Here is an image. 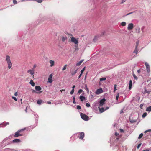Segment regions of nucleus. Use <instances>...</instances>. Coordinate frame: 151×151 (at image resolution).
<instances>
[{
	"label": "nucleus",
	"mask_w": 151,
	"mask_h": 151,
	"mask_svg": "<svg viewBox=\"0 0 151 151\" xmlns=\"http://www.w3.org/2000/svg\"><path fill=\"white\" fill-rule=\"evenodd\" d=\"M12 98L14 100H15V101H17V98L13 96L12 97Z\"/></svg>",
	"instance_id": "49"
},
{
	"label": "nucleus",
	"mask_w": 151,
	"mask_h": 151,
	"mask_svg": "<svg viewBox=\"0 0 151 151\" xmlns=\"http://www.w3.org/2000/svg\"><path fill=\"white\" fill-rule=\"evenodd\" d=\"M36 1L39 3H41L42 1V0H37Z\"/></svg>",
	"instance_id": "47"
},
{
	"label": "nucleus",
	"mask_w": 151,
	"mask_h": 151,
	"mask_svg": "<svg viewBox=\"0 0 151 151\" xmlns=\"http://www.w3.org/2000/svg\"><path fill=\"white\" fill-rule=\"evenodd\" d=\"M147 113L146 112H145L143 114L142 117L143 118H145L147 116Z\"/></svg>",
	"instance_id": "30"
},
{
	"label": "nucleus",
	"mask_w": 151,
	"mask_h": 151,
	"mask_svg": "<svg viewBox=\"0 0 151 151\" xmlns=\"http://www.w3.org/2000/svg\"><path fill=\"white\" fill-rule=\"evenodd\" d=\"M49 63L50 64V66L52 67L54 65V61L52 60H50L49 61Z\"/></svg>",
	"instance_id": "15"
},
{
	"label": "nucleus",
	"mask_w": 151,
	"mask_h": 151,
	"mask_svg": "<svg viewBox=\"0 0 151 151\" xmlns=\"http://www.w3.org/2000/svg\"><path fill=\"white\" fill-rule=\"evenodd\" d=\"M34 115L35 116V120L36 121L38 119V116L37 114H34Z\"/></svg>",
	"instance_id": "36"
},
{
	"label": "nucleus",
	"mask_w": 151,
	"mask_h": 151,
	"mask_svg": "<svg viewBox=\"0 0 151 151\" xmlns=\"http://www.w3.org/2000/svg\"><path fill=\"white\" fill-rule=\"evenodd\" d=\"M85 70V67H84L83 69L81 70V73L83 74V71H84Z\"/></svg>",
	"instance_id": "45"
},
{
	"label": "nucleus",
	"mask_w": 151,
	"mask_h": 151,
	"mask_svg": "<svg viewBox=\"0 0 151 151\" xmlns=\"http://www.w3.org/2000/svg\"><path fill=\"white\" fill-rule=\"evenodd\" d=\"M74 89H72V90H71V91L70 92V94L71 95H72L74 92Z\"/></svg>",
	"instance_id": "41"
},
{
	"label": "nucleus",
	"mask_w": 151,
	"mask_h": 151,
	"mask_svg": "<svg viewBox=\"0 0 151 151\" xmlns=\"http://www.w3.org/2000/svg\"><path fill=\"white\" fill-rule=\"evenodd\" d=\"M143 133H141L140 134V135H139V136L138 137V138L139 139H140L143 136Z\"/></svg>",
	"instance_id": "32"
},
{
	"label": "nucleus",
	"mask_w": 151,
	"mask_h": 151,
	"mask_svg": "<svg viewBox=\"0 0 151 151\" xmlns=\"http://www.w3.org/2000/svg\"><path fill=\"white\" fill-rule=\"evenodd\" d=\"M139 41H137L136 42V44H139Z\"/></svg>",
	"instance_id": "63"
},
{
	"label": "nucleus",
	"mask_w": 151,
	"mask_h": 151,
	"mask_svg": "<svg viewBox=\"0 0 151 151\" xmlns=\"http://www.w3.org/2000/svg\"><path fill=\"white\" fill-rule=\"evenodd\" d=\"M71 41L75 44V47H78V42L77 39L74 37H72L71 38Z\"/></svg>",
	"instance_id": "3"
},
{
	"label": "nucleus",
	"mask_w": 151,
	"mask_h": 151,
	"mask_svg": "<svg viewBox=\"0 0 151 151\" xmlns=\"http://www.w3.org/2000/svg\"><path fill=\"white\" fill-rule=\"evenodd\" d=\"M80 136H78V137L80 139H83L84 136V133L83 132H81L79 134Z\"/></svg>",
	"instance_id": "10"
},
{
	"label": "nucleus",
	"mask_w": 151,
	"mask_h": 151,
	"mask_svg": "<svg viewBox=\"0 0 151 151\" xmlns=\"http://www.w3.org/2000/svg\"><path fill=\"white\" fill-rule=\"evenodd\" d=\"M134 27V25L132 23H129L127 29L128 30H132Z\"/></svg>",
	"instance_id": "8"
},
{
	"label": "nucleus",
	"mask_w": 151,
	"mask_h": 151,
	"mask_svg": "<svg viewBox=\"0 0 151 151\" xmlns=\"http://www.w3.org/2000/svg\"><path fill=\"white\" fill-rule=\"evenodd\" d=\"M85 88L86 90V91H87V92H89V89H88V88L87 87V86L86 85H85Z\"/></svg>",
	"instance_id": "33"
},
{
	"label": "nucleus",
	"mask_w": 151,
	"mask_h": 151,
	"mask_svg": "<svg viewBox=\"0 0 151 151\" xmlns=\"http://www.w3.org/2000/svg\"><path fill=\"white\" fill-rule=\"evenodd\" d=\"M150 92H151L150 91L147 90L146 88H145L144 93L145 94V93H147L148 94H150Z\"/></svg>",
	"instance_id": "23"
},
{
	"label": "nucleus",
	"mask_w": 151,
	"mask_h": 151,
	"mask_svg": "<svg viewBox=\"0 0 151 151\" xmlns=\"http://www.w3.org/2000/svg\"><path fill=\"white\" fill-rule=\"evenodd\" d=\"M141 145V143H140V144H139L137 146V148L138 149H139V148L140 147Z\"/></svg>",
	"instance_id": "48"
},
{
	"label": "nucleus",
	"mask_w": 151,
	"mask_h": 151,
	"mask_svg": "<svg viewBox=\"0 0 151 151\" xmlns=\"http://www.w3.org/2000/svg\"><path fill=\"white\" fill-rule=\"evenodd\" d=\"M138 45H139L138 44H136V46H135V48H137Z\"/></svg>",
	"instance_id": "61"
},
{
	"label": "nucleus",
	"mask_w": 151,
	"mask_h": 151,
	"mask_svg": "<svg viewBox=\"0 0 151 151\" xmlns=\"http://www.w3.org/2000/svg\"><path fill=\"white\" fill-rule=\"evenodd\" d=\"M98 36H96L93 39V41L95 42L98 39Z\"/></svg>",
	"instance_id": "38"
},
{
	"label": "nucleus",
	"mask_w": 151,
	"mask_h": 151,
	"mask_svg": "<svg viewBox=\"0 0 151 151\" xmlns=\"http://www.w3.org/2000/svg\"><path fill=\"white\" fill-rule=\"evenodd\" d=\"M10 138V136L9 137H6V138H5L2 141V143H4L5 141H6L7 140H8V139H9Z\"/></svg>",
	"instance_id": "25"
},
{
	"label": "nucleus",
	"mask_w": 151,
	"mask_h": 151,
	"mask_svg": "<svg viewBox=\"0 0 151 151\" xmlns=\"http://www.w3.org/2000/svg\"><path fill=\"white\" fill-rule=\"evenodd\" d=\"M90 96H91V98H93L94 97L93 95L92 94H91V93H90Z\"/></svg>",
	"instance_id": "57"
},
{
	"label": "nucleus",
	"mask_w": 151,
	"mask_h": 151,
	"mask_svg": "<svg viewBox=\"0 0 151 151\" xmlns=\"http://www.w3.org/2000/svg\"><path fill=\"white\" fill-rule=\"evenodd\" d=\"M75 87V85L73 86L72 87V89H74V88Z\"/></svg>",
	"instance_id": "64"
},
{
	"label": "nucleus",
	"mask_w": 151,
	"mask_h": 151,
	"mask_svg": "<svg viewBox=\"0 0 151 151\" xmlns=\"http://www.w3.org/2000/svg\"><path fill=\"white\" fill-rule=\"evenodd\" d=\"M138 50L137 48H135V50L133 51V53L137 54L138 53Z\"/></svg>",
	"instance_id": "27"
},
{
	"label": "nucleus",
	"mask_w": 151,
	"mask_h": 151,
	"mask_svg": "<svg viewBox=\"0 0 151 151\" xmlns=\"http://www.w3.org/2000/svg\"><path fill=\"white\" fill-rule=\"evenodd\" d=\"M143 106V104H141L140 105V107L141 108H142V106Z\"/></svg>",
	"instance_id": "51"
},
{
	"label": "nucleus",
	"mask_w": 151,
	"mask_h": 151,
	"mask_svg": "<svg viewBox=\"0 0 151 151\" xmlns=\"http://www.w3.org/2000/svg\"><path fill=\"white\" fill-rule=\"evenodd\" d=\"M145 65L146 67V70L148 73H149L150 71V66L149 64L146 62L145 63Z\"/></svg>",
	"instance_id": "7"
},
{
	"label": "nucleus",
	"mask_w": 151,
	"mask_h": 151,
	"mask_svg": "<svg viewBox=\"0 0 151 151\" xmlns=\"http://www.w3.org/2000/svg\"><path fill=\"white\" fill-rule=\"evenodd\" d=\"M93 105L94 106L93 107V109H95L96 108H97L96 107V103H93Z\"/></svg>",
	"instance_id": "46"
},
{
	"label": "nucleus",
	"mask_w": 151,
	"mask_h": 151,
	"mask_svg": "<svg viewBox=\"0 0 151 151\" xmlns=\"http://www.w3.org/2000/svg\"><path fill=\"white\" fill-rule=\"evenodd\" d=\"M9 123L8 122H6L5 123H3L0 124V127H4L8 125H9Z\"/></svg>",
	"instance_id": "12"
},
{
	"label": "nucleus",
	"mask_w": 151,
	"mask_h": 151,
	"mask_svg": "<svg viewBox=\"0 0 151 151\" xmlns=\"http://www.w3.org/2000/svg\"><path fill=\"white\" fill-rule=\"evenodd\" d=\"M79 99L81 101H83L85 99V98L83 96L81 95L79 97Z\"/></svg>",
	"instance_id": "19"
},
{
	"label": "nucleus",
	"mask_w": 151,
	"mask_h": 151,
	"mask_svg": "<svg viewBox=\"0 0 151 151\" xmlns=\"http://www.w3.org/2000/svg\"><path fill=\"white\" fill-rule=\"evenodd\" d=\"M47 103L48 104H51V101H47Z\"/></svg>",
	"instance_id": "56"
},
{
	"label": "nucleus",
	"mask_w": 151,
	"mask_h": 151,
	"mask_svg": "<svg viewBox=\"0 0 151 151\" xmlns=\"http://www.w3.org/2000/svg\"><path fill=\"white\" fill-rule=\"evenodd\" d=\"M72 97H73V101H74V100H75V96H72Z\"/></svg>",
	"instance_id": "54"
},
{
	"label": "nucleus",
	"mask_w": 151,
	"mask_h": 151,
	"mask_svg": "<svg viewBox=\"0 0 151 151\" xmlns=\"http://www.w3.org/2000/svg\"><path fill=\"white\" fill-rule=\"evenodd\" d=\"M67 39V37L66 36H63L62 37L61 40L63 42H64Z\"/></svg>",
	"instance_id": "18"
},
{
	"label": "nucleus",
	"mask_w": 151,
	"mask_h": 151,
	"mask_svg": "<svg viewBox=\"0 0 151 151\" xmlns=\"http://www.w3.org/2000/svg\"><path fill=\"white\" fill-rule=\"evenodd\" d=\"M76 108L77 109L79 110L80 109H81V107L80 105H77L76 106Z\"/></svg>",
	"instance_id": "39"
},
{
	"label": "nucleus",
	"mask_w": 151,
	"mask_h": 151,
	"mask_svg": "<svg viewBox=\"0 0 151 151\" xmlns=\"http://www.w3.org/2000/svg\"><path fill=\"white\" fill-rule=\"evenodd\" d=\"M20 141H21L19 139H16L11 141V143L12 142L14 143H18L20 142Z\"/></svg>",
	"instance_id": "13"
},
{
	"label": "nucleus",
	"mask_w": 151,
	"mask_h": 151,
	"mask_svg": "<svg viewBox=\"0 0 151 151\" xmlns=\"http://www.w3.org/2000/svg\"><path fill=\"white\" fill-rule=\"evenodd\" d=\"M14 95L17 96V92H16L14 93Z\"/></svg>",
	"instance_id": "60"
},
{
	"label": "nucleus",
	"mask_w": 151,
	"mask_h": 151,
	"mask_svg": "<svg viewBox=\"0 0 151 151\" xmlns=\"http://www.w3.org/2000/svg\"><path fill=\"white\" fill-rule=\"evenodd\" d=\"M83 91L82 89H80L79 90L78 93L80 94L83 92Z\"/></svg>",
	"instance_id": "44"
},
{
	"label": "nucleus",
	"mask_w": 151,
	"mask_h": 151,
	"mask_svg": "<svg viewBox=\"0 0 151 151\" xmlns=\"http://www.w3.org/2000/svg\"><path fill=\"white\" fill-rule=\"evenodd\" d=\"M115 134L116 136H117V135H119V133H117V132H115Z\"/></svg>",
	"instance_id": "58"
},
{
	"label": "nucleus",
	"mask_w": 151,
	"mask_h": 151,
	"mask_svg": "<svg viewBox=\"0 0 151 151\" xmlns=\"http://www.w3.org/2000/svg\"><path fill=\"white\" fill-rule=\"evenodd\" d=\"M80 115L81 118L85 121H87L89 119L88 116L83 113H81Z\"/></svg>",
	"instance_id": "2"
},
{
	"label": "nucleus",
	"mask_w": 151,
	"mask_h": 151,
	"mask_svg": "<svg viewBox=\"0 0 151 151\" xmlns=\"http://www.w3.org/2000/svg\"><path fill=\"white\" fill-rule=\"evenodd\" d=\"M67 66V65H65L64 66V67L63 68H62V71H64L66 69Z\"/></svg>",
	"instance_id": "37"
},
{
	"label": "nucleus",
	"mask_w": 151,
	"mask_h": 151,
	"mask_svg": "<svg viewBox=\"0 0 151 151\" xmlns=\"http://www.w3.org/2000/svg\"><path fill=\"white\" fill-rule=\"evenodd\" d=\"M13 2L14 4H17V2L16 0H13Z\"/></svg>",
	"instance_id": "50"
},
{
	"label": "nucleus",
	"mask_w": 151,
	"mask_h": 151,
	"mask_svg": "<svg viewBox=\"0 0 151 151\" xmlns=\"http://www.w3.org/2000/svg\"><path fill=\"white\" fill-rule=\"evenodd\" d=\"M35 88L37 91H39V93H41L42 92V91H41L42 88L40 86H35Z\"/></svg>",
	"instance_id": "6"
},
{
	"label": "nucleus",
	"mask_w": 151,
	"mask_h": 151,
	"mask_svg": "<svg viewBox=\"0 0 151 151\" xmlns=\"http://www.w3.org/2000/svg\"><path fill=\"white\" fill-rule=\"evenodd\" d=\"M52 74H51L49 75L48 78V82L51 83L52 82Z\"/></svg>",
	"instance_id": "11"
},
{
	"label": "nucleus",
	"mask_w": 151,
	"mask_h": 151,
	"mask_svg": "<svg viewBox=\"0 0 151 151\" xmlns=\"http://www.w3.org/2000/svg\"><path fill=\"white\" fill-rule=\"evenodd\" d=\"M25 129V128L22 129H21L18 130L15 133V134L14 135V137H17L19 136H22V134H21L20 133V132L24 130Z\"/></svg>",
	"instance_id": "4"
},
{
	"label": "nucleus",
	"mask_w": 151,
	"mask_h": 151,
	"mask_svg": "<svg viewBox=\"0 0 151 151\" xmlns=\"http://www.w3.org/2000/svg\"><path fill=\"white\" fill-rule=\"evenodd\" d=\"M27 72L29 73L32 75H33L34 74V71L32 70H28Z\"/></svg>",
	"instance_id": "21"
},
{
	"label": "nucleus",
	"mask_w": 151,
	"mask_h": 151,
	"mask_svg": "<svg viewBox=\"0 0 151 151\" xmlns=\"http://www.w3.org/2000/svg\"><path fill=\"white\" fill-rule=\"evenodd\" d=\"M129 121L131 123H134L136 122L137 121L136 120H133L132 119H129Z\"/></svg>",
	"instance_id": "28"
},
{
	"label": "nucleus",
	"mask_w": 151,
	"mask_h": 151,
	"mask_svg": "<svg viewBox=\"0 0 151 151\" xmlns=\"http://www.w3.org/2000/svg\"><path fill=\"white\" fill-rule=\"evenodd\" d=\"M84 60L83 59H82L80 60L76 64V65L77 66H79L82 63Z\"/></svg>",
	"instance_id": "20"
},
{
	"label": "nucleus",
	"mask_w": 151,
	"mask_h": 151,
	"mask_svg": "<svg viewBox=\"0 0 151 151\" xmlns=\"http://www.w3.org/2000/svg\"><path fill=\"white\" fill-rule=\"evenodd\" d=\"M82 73H81V74L79 75L78 76V78H80L81 76H82Z\"/></svg>",
	"instance_id": "55"
},
{
	"label": "nucleus",
	"mask_w": 151,
	"mask_h": 151,
	"mask_svg": "<svg viewBox=\"0 0 151 151\" xmlns=\"http://www.w3.org/2000/svg\"><path fill=\"white\" fill-rule=\"evenodd\" d=\"M136 32L137 33H139L141 32L140 29L139 27H137L135 28Z\"/></svg>",
	"instance_id": "16"
},
{
	"label": "nucleus",
	"mask_w": 151,
	"mask_h": 151,
	"mask_svg": "<svg viewBox=\"0 0 151 151\" xmlns=\"http://www.w3.org/2000/svg\"><path fill=\"white\" fill-rule=\"evenodd\" d=\"M132 85V81L131 80H130L129 81V90H130L131 89Z\"/></svg>",
	"instance_id": "17"
},
{
	"label": "nucleus",
	"mask_w": 151,
	"mask_h": 151,
	"mask_svg": "<svg viewBox=\"0 0 151 151\" xmlns=\"http://www.w3.org/2000/svg\"><path fill=\"white\" fill-rule=\"evenodd\" d=\"M133 77L134 78V79L136 80H137L138 79V78L136 76V75L134 74H133Z\"/></svg>",
	"instance_id": "35"
},
{
	"label": "nucleus",
	"mask_w": 151,
	"mask_h": 151,
	"mask_svg": "<svg viewBox=\"0 0 151 151\" xmlns=\"http://www.w3.org/2000/svg\"><path fill=\"white\" fill-rule=\"evenodd\" d=\"M103 92V90L101 88L98 89L96 90L95 93L97 95H99Z\"/></svg>",
	"instance_id": "9"
},
{
	"label": "nucleus",
	"mask_w": 151,
	"mask_h": 151,
	"mask_svg": "<svg viewBox=\"0 0 151 151\" xmlns=\"http://www.w3.org/2000/svg\"><path fill=\"white\" fill-rule=\"evenodd\" d=\"M137 72L139 74V73H140V72H141L140 70V69L138 70H137Z\"/></svg>",
	"instance_id": "53"
},
{
	"label": "nucleus",
	"mask_w": 151,
	"mask_h": 151,
	"mask_svg": "<svg viewBox=\"0 0 151 151\" xmlns=\"http://www.w3.org/2000/svg\"><path fill=\"white\" fill-rule=\"evenodd\" d=\"M121 24L122 26H125L126 25V23L125 22H123L121 23Z\"/></svg>",
	"instance_id": "34"
},
{
	"label": "nucleus",
	"mask_w": 151,
	"mask_h": 151,
	"mask_svg": "<svg viewBox=\"0 0 151 151\" xmlns=\"http://www.w3.org/2000/svg\"><path fill=\"white\" fill-rule=\"evenodd\" d=\"M120 131L121 132H124V130H123V129H120Z\"/></svg>",
	"instance_id": "59"
},
{
	"label": "nucleus",
	"mask_w": 151,
	"mask_h": 151,
	"mask_svg": "<svg viewBox=\"0 0 151 151\" xmlns=\"http://www.w3.org/2000/svg\"><path fill=\"white\" fill-rule=\"evenodd\" d=\"M119 96V93H118L117 95L116 96V101H117L118 100Z\"/></svg>",
	"instance_id": "42"
},
{
	"label": "nucleus",
	"mask_w": 151,
	"mask_h": 151,
	"mask_svg": "<svg viewBox=\"0 0 151 151\" xmlns=\"http://www.w3.org/2000/svg\"><path fill=\"white\" fill-rule=\"evenodd\" d=\"M106 79V78L105 77H102L100 79V81H103L105 80Z\"/></svg>",
	"instance_id": "31"
},
{
	"label": "nucleus",
	"mask_w": 151,
	"mask_h": 151,
	"mask_svg": "<svg viewBox=\"0 0 151 151\" xmlns=\"http://www.w3.org/2000/svg\"><path fill=\"white\" fill-rule=\"evenodd\" d=\"M43 102V101L41 100H38L37 101V103L39 105L41 104Z\"/></svg>",
	"instance_id": "26"
},
{
	"label": "nucleus",
	"mask_w": 151,
	"mask_h": 151,
	"mask_svg": "<svg viewBox=\"0 0 151 151\" xmlns=\"http://www.w3.org/2000/svg\"><path fill=\"white\" fill-rule=\"evenodd\" d=\"M146 111L150 112L151 111V106L147 107L146 110Z\"/></svg>",
	"instance_id": "24"
},
{
	"label": "nucleus",
	"mask_w": 151,
	"mask_h": 151,
	"mask_svg": "<svg viewBox=\"0 0 151 151\" xmlns=\"http://www.w3.org/2000/svg\"><path fill=\"white\" fill-rule=\"evenodd\" d=\"M6 60L8 65L9 69H10L12 67V63L11 61L10 56L9 55H7L6 56Z\"/></svg>",
	"instance_id": "1"
},
{
	"label": "nucleus",
	"mask_w": 151,
	"mask_h": 151,
	"mask_svg": "<svg viewBox=\"0 0 151 151\" xmlns=\"http://www.w3.org/2000/svg\"><path fill=\"white\" fill-rule=\"evenodd\" d=\"M143 151H149L148 149L144 150Z\"/></svg>",
	"instance_id": "62"
},
{
	"label": "nucleus",
	"mask_w": 151,
	"mask_h": 151,
	"mask_svg": "<svg viewBox=\"0 0 151 151\" xmlns=\"http://www.w3.org/2000/svg\"><path fill=\"white\" fill-rule=\"evenodd\" d=\"M122 2H121V3H123L125 2L126 0H122Z\"/></svg>",
	"instance_id": "52"
},
{
	"label": "nucleus",
	"mask_w": 151,
	"mask_h": 151,
	"mask_svg": "<svg viewBox=\"0 0 151 151\" xmlns=\"http://www.w3.org/2000/svg\"><path fill=\"white\" fill-rule=\"evenodd\" d=\"M86 106L88 107H89L90 106V105L89 103H86Z\"/></svg>",
	"instance_id": "43"
},
{
	"label": "nucleus",
	"mask_w": 151,
	"mask_h": 151,
	"mask_svg": "<svg viewBox=\"0 0 151 151\" xmlns=\"http://www.w3.org/2000/svg\"><path fill=\"white\" fill-rule=\"evenodd\" d=\"M106 99L105 98H103L101 99L99 103V106H102L105 104Z\"/></svg>",
	"instance_id": "5"
},
{
	"label": "nucleus",
	"mask_w": 151,
	"mask_h": 151,
	"mask_svg": "<svg viewBox=\"0 0 151 151\" xmlns=\"http://www.w3.org/2000/svg\"><path fill=\"white\" fill-rule=\"evenodd\" d=\"M77 70H78V69H76V70H75L74 72H72L71 73V75H75L76 73H77Z\"/></svg>",
	"instance_id": "29"
},
{
	"label": "nucleus",
	"mask_w": 151,
	"mask_h": 151,
	"mask_svg": "<svg viewBox=\"0 0 151 151\" xmlns=\"http://www.w3.org/2000/svg\"><path fill=\"white\" fill-rule=\"evenodd\" d=\"M116 84H115L114 89V91H113V92L114 93L115 92L116 90Z\"/></svg>",
	"instance_id": "40"
},
{
	"label": "nucleus",
	"mask_w": 151,
	"mask_h": 151,
	"mask_svg": "<svg viewBox=\"0 0 151 151\" xmlns=\"http://www.w3.org/2000/svg\"><path fill=\"white\" fill-rule=\"evenodd\" d=\"M98 108H99V111L101 113H103L106 110V109H104L103 107H102L101 108L100 107H98Z\"/></svg>",
	"instance_id": "14"
},
{
	"label": "nucleus",
	"mask_w": 151,
	"mask_h": 151,
	"mask_svg": "<svg viewBox=\"0 0 151 151\" xmlns=\"http://www.w3.org/2000/svg\"><path fill=\"white\" fill-rule=\"evenodd\" d=\"M29 83L32 86H34L35 85V83L33 82V80H31L29 82Z\"/></svg>",
	"instance_id": "22"
}]
</instances>
